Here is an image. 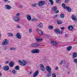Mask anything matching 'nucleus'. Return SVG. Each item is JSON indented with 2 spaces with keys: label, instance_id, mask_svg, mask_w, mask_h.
Segmentation results:
<instances>
[{
  "label": "nucleus",
  "instance_id": "1",
  "mask_svg": "<svg viewBox=\"0 0 77 77\" xmlns=\"http://www.w3.org/2000/svg\"><path fill=\"white\" fill-rule=\"evenodd\" d=\"M45 1H41L39 2L38 3V6L41 7L44 6L45 4Z\"/></svg>",
  "mask_w": 77,
  "mask_h": 77
},
{
  "label": "nucleus",
  "instance_id": "2",
  "mask_svg": "<svg viewBox=\"0 0 77 77\" xmlns=\"http://www.w3.org/2000/svg\"><path fill=\"white\" fill-rule=\"evenodd\" d=\"M18 62L19 63H20L22 66H24L26 65L27 63V62L26 61H21V60H19Z\"/></svg>",
  "mask_w": 77,
  "mask_h": 77
},
{
  "label": "nucleus",
  "instance_id": "3",
  "mask_svg": "<svg viewBox=\"0 0 77 77\" xmlns=\"http://www.w3.org/2000/svg\"><path fill=\"white\" fill-rule=\"evenodd\" d=\"M13 20L14 21H16V22H19V21H20V18L16 16L13 17Z\"/></svg>",
  "mask_w": 77,
  "mask_h": 77
},
{
  "label": "nucleus",
  "instance_id": "4",
  "mask_svg": "<svg viewBox=\"0 0 77 77\" xmlns=\"http://www.w3.org/2000/svg\"><path fill=\"white\" fill-rule=\"evenodd\" d=\"M36 30L37 32L39 35H43V32H42V30H40L39 28H37L36 29Z\"/></svg>",
  "mask_w": 77,
  "mask_h": 77
},
{
  "label": "nucleus",
  "instance_id": "5",
  "mask_svg": "<svg viewBox=\"0 0 77 77\" xmlns=\"http://www.w3.org/2000/svg\"><path fill=\"white\" fill-rule=\"evenodd\" d=\"M8 44H9V41L6 39H4L3 43H2L3 45H6Z\"/></svg>",
  "mask_w": 77,
  "mask_h": 77
},
{
  "label": "nucleus",
  "instance_id": "6",
  "mask_svg": "<svg viewBox=\"0 0 77 77\" xmlns=\"http://www.w3.org/2000/svg\"><path fill=\"white\" fill-rule=\"evenodd\" d=\"M40 67L42 71H45V69L43 64H41L40 66Z\"/></svg>",
  "mask_w": 77,
  "mask_h": 77
},
{
  "label": "nucleus",
  "instance_id": "7",
  "mask_svg": "<svg viewBox=\"0 0 77 77\" xmlns=\"http://www.w3.org/2000/svg\"><path fill=\"white\" fill-rule=\"evenodd\" d=\"M46 70L48 72H51V68L49 66H46Z\"/></svg>",
  "mask_w": 77,
  "mask_h": 77
},
{
  "label": "nucleus",
  "instance_id": "8",
  "mask_svg": "<svg viewBox=\"0 0 77 77\" xmlns=\"http://www.w3.org/2000/svg\"><path fill=\"white\" fill-rule=\"evenodd\" d=\"M5 7L6 9H8V10L11 9V8H12V7H11V6L8 5H5Z\"/></svg>",
  "mask_w": 77,
  "mask_h": 77
},
{
  "label": "nucleus",
  "instance_id": "9",
  "mask_svg": "<svg viewBox=\"0 0 77 77\" xmlns=\"http://www.w3.org/2000/svg\"><path fill=\"white\" fill-rule=\"evenodd\" d=\"M38 74H39V71L37 70L33 74V77H35L38 75Z\"/></svg>",
  "mask_w": 77,
  "mask_h": 77
},
{
  "label": "nucleus",
  "instance_id": "10",
  "mask_svg": "<svg viewBox=\"0 0 77 77\" xmlns=\"http://www.w3.org/2000/svg\"><path fill=\"white\" fill-rule=\"evenodd\" d=\"M4 70L5 71L9 70V67L7 66H5L4 67Z\"/></svg>",
  "mask_w": 77,
  "mask_h": 77
},
{
  "label": "nucleus",
  "instance_id": "11",
  "mask_svg": "<svg viewBox=\"0 0 77 77\" xmlns=\"http://www.w3.org/2000/svg\"><path fill=\"white\" fill-rule=\"evenodd\" d=\"M77 52H74L72 54V58H73L74 59H75V58H76L77 57Z\"/></svg>",
  "mask_w": 77,
  "mask_h": 77
},
{
  "label": "nucleus",
  "instance_id": "12",
  "mask_svg": "<svg viewBox=\"0 0 77 77\" xmlns=\"http://www.w3.org/2000/svg\"><path fill=\"white\" fill-rule=\"evenodd\" d=\"M16 36L17 38L19 39H20L21 38V34L19 33H17L16 35Z\"/></svg>",
  "mask_w": 77,
  "mask_h": 77
},
{
  "label": "nucleus",
  "instance_id": "13",
  "mask_svg": "<svg viewBox=\"0 0 77 77\" xmlns=\"http://www.w3.org/2000/svg\"><path fill=\"white\" fill-rule=\"evenodd\" d=\"M66 11H67V12H71V8H70L69 7H66Z\"/></svg>",
  "mask_w": 77,
  "mask_h": 77
},
{
  "label": "nucleus",
  "instance_id": "14",
  "mask_svg": "<svg viewBox=\"0 0 77 77\" xmlns=\"http://www.w3.org/2000/svg\"><path fill=\"white\" fill-rule=\"evenodd\" d=\"M54 32L55 33H60V29L58 28H57L56 29L54 30Z\"/></svg>",
  "mask_w": 77,
  "mask_h": 77
},
{
  "label": "nucleus",
  "instance_id": "15",
  "mask_svg": "<svg viewBox=\"0 0 77 77\" xmlns=\"http://www.w3.org/2000/svg\"><path fill=\"white\" fill-rule=\"evenodd\" d=\"M9 66L10 67H13L14 66V63L13 61H11L9 63Z\"/></svg>",
  "mask_w": 77,
  "mask_h": 77
},
{
  "label": "nucleus",
  "instance_id": "16",
  "mask_svg": "<svg viewBox=\"0 0 77 77\" xmlns=\"http://www.w3.org/2000/svg\"><path fill=\"white\" fill-rule=\"evenodd\" d=\"M26 18L29 21H30L31 19H32V17L29 14L26 15Z\"/></svg>",
  "mask_w": 77,
  "mask_h": 77
},
{
  "label": "nucleus",
  "instance_id": "17",
  "mask_svg": "<svg viewBox=\"0 0 77 77\" xmlns=\"http://www.w3.org/2000/svg\"><path fill=\"white\" fill-rule=\"evenodd\" d=\"M51 44H53L54 45H57V42L54 41H51Z\"/></svg>",
  "mask_w": 77,
  "mask_h": 77
},
{
  "label": "nucleus",
  "instance_id": "18",
  "mask_svg": "<svg viewBox=\"0 0 77 77\" xmlns=\"http://www.w3.org/2000/svg\"><path fill=\"white\" fill-rule=\"evenodd\" d=\"M72 18L73 20L74 21H75L76 20L77 18H76V16H75L74 15H73L72 16Z\"/></svg>",
  "mask_w": 77,
  "mask_h": 77
},
{
  "label": "nucleus",
  "instance_id": "19",
  "mask_svg": "<svg viewBox=\"0 0 77 77\" xmlns=\"http://www.w3.org/2000/svg\"><path fill=\"white\" fill-rule=\"evenodd\" d=\"M38 28H42L43 27V24L42 23H40L38 26Z\"/></svg>",
  "mask_w": 77,
  "mask_h": 77
},
{
  "label": "nucleus",
  "instance_id": "20",
  "mask_svg": "<svg viewBox=\"0 0 77 77\" xmlns=\"http://www.w3.org/2000/svg\"><path fill=\"white\" fill-rule=\"evenodd\" d=\"M35 40L36 41H37V42H41V41H42V38H38L37 37L35 38Z\"/></svg>",
  "mask_w": 77,
  "mask_h": 77
},
{
  "label": "nucleus",
  "instance_id": "21",
  "mask_svg": "<svg viewBox=\"0 0 77 77\" xmlns=\"http://www.w3.org/2000/svg\"><path fill=\"white\" fill-rule=\"evenodd\" d=\"M57 9V7L56 6H54L52 8V10L53 11H55Z\"/></svg>",
  "mask_w": 77,
  "mask_h": 77
},
{
  "label": "nucleus",
  "instance_id": "22",
  "mask_svg": "<svg viewBox=\"0 0 77 77\" xmlns=\"http://www.w3.org/2000/svg\"><path fill=\"white\" fill-rule=\"evenodd\" d=\"M68 29L69 30H72V29H74V27H73L72 26L70 25L69 26H68Z\"/></svg>",
  "mask_w": 77,
  "mask_h": 77
},
{
  "label": "nucleus",
  "instance_id": "23",
  "mask_svg": "<svg viewBox=\"0 0 77 77\" xmlns=\"http://www.w3.org/2000/svg\"><path fill=\"white\" fill-rule=\"evenodd\" d=\"M71 49H72V46H69L66 48V50L67 51H70V50H71Z\"/></svg>",
  "mask_w": 77,
  "mask_h": 77
},
{
  "label": "nucleus",
  "instance_id": "24",
  "mask_svg": "<svg viewBox=\"0 0 77 77\" xmlns=\"http://www.w3.org/2000/svg\"><path fill=\"white\" fill-rule=\"evenodd\" d=\"M37 5V4L34 3L31 5V7H32V8H35L36 7Z\"/></svg>",
  "mask_w": 77,
  "mask_h": 77
},
{
  "label": "nucleus",
  "instance_id": "25",
  "mask_svg": "<svg viewBox=\"0 0 77 77\" xmlns=\"http://www.w3.org/2000/svg\"><path fill=\"white\" fill-rule=\"evenodd\" d=\"M7 35L8 36H13V34L11 33H7Z\"/></svg>",
  "mask_w": 77,
  "mask_h": 77
},
{
  "label": "nucleus",
  "instance_id": "26",
  "mask_svg": "<svg viewBox=\"0 0 77 77\" xmlns=\"http://www.w3.org/2000/svg\"><path fill=\"white\" fill-rule=\"evenodd\" d=\"M62 7H63V9H66V7H67V6H66L65 5V4L64 3L62 4Z\"/></svg>",
  "mask_w": 77,
  "mask_h": 77
},
{
  "label": "nucleus",
  "instance_id": "27",
  "mask_svg": "<svg viewBox=\"0 0 77 77\" xmlns=\"http://www.w3.org/2000/svg\"><path fill=\"white\" fill-rule=\"evenodd\" d=\"M57 24H59V25L60 24H62V22L61 20H59L57 21Z\"/></svg>",
  "mask_w": 77,
  "mask_h": 77
},
{
  "label": "nucleus",
  "instance_id": "28",
  "mask_svg": "<svg viewBox=\"0 0 77 77\" xmlns=\"http://www.w3.org/2000/svg\"><path fill=\"white\" fill-rule=\"evenodd\" d=\"M12 72L14 74H16L17 73V70L14 69L12 70Z\"/></svg>",
  "mask_w": 77,
  "mask_h": 77
},
{
  "label": "nucleus",
  "instance_id": "29",
  "mask_svg": "<svg viewBox=\"0 0 77 77\" xmlns=\"http://www.w3.org/2000/svg\"><path fill=\"white\" fill-rule=\"evenodd\" d=\"M35 53H39V49H35Z\"/></svg>",
  "mask_w": 77,
  "mask_h": 77
},
{
  "label": "nucleus",
  "instance_id": "30",
  "mask_svg": "<svg viewBox=\"0 0 77 77\" xmlns=\"http://www.w3.org/2000/svg\"><path fill=\"white\" fill-rule=\"evenodd\" d=\"M15 69H16V70H20V67H19V66H16L15 67Z\"/></svg>",
  "mask_w": 77,
  "mask_h": 77
},
{
  "label": "nucleus",
  "instance_id": "31",
  "mask_svg": "<svg viewBox=\"0 0 77 77\" xmlns=\"http://www.w3.org/2000/svg\"><path fill=\"white\" fill-rule=\"evenodd\" d=\"M73 61L75 63H76V65H77V59L75 58L73 59Z\"/></svg>",
  "mask_w": 77,
  "mask_h": 77
},
{
  "label": "nucleus",
  "instance_id": "32",
  "mask_svg": "<svg viewBox=\"0 0 77 77\" xmlns=\"http://www.w3.org/2000/svg\"><path fill=\"white\" fill-rule=\"evenodd\" d=\"M49 1L51 2V5H53L54 4V2L53 1V0H49Z\"/></svg>",
  "mask_w": 77,
  "mask_h": 77
},
{
  "label": "nucleus",
  "instance_id": "33",
  "mask_svg": "<svg viewBox=\"0 0 77 77\" xmlns=\"http://www.w3.org/2000/svg\"><path fill=\"white\" fill-rule=\"evenodd\" d=\"M31 53H32L33 54H34L35 53H36V52H35V49L32 50L31 51Z\"/></svg>",
  "mask_w": 77,
  "mask_h": 77
},
{
  "label": "nucleus",
  "instance_id": "34",
  "mask_svg": "<svg viewBox=\"0 0 77 77\" xmlns=\"http://www.w3.org/2000/svg\"><path fill=\"white\" fill-rule=\"evenodd\" d=\"M10 50H17V48H10Z\"/></svg>",
  "mask_w": 77,
  "mask_h": 77
},
{
  "label": "nucleus",
  "instance_id": "35",
  "mask_svg": "<svg viewBox=\"0 0 77 77\" xmlns=\"http://www.w3.org/2000/svg\"><path fill=\"white\" fill-rule=\"evenodd\" d=\"M48 28L49 29H53V26H49Z\"/></svg>",
  "mask_w": 77,
  "mask_h": 77
},
{
  "label": "nucleus",
  "instance_id": "36",
  "mask_svg": "<svg viewBox=\"0 0 77 77\" xmlns=\"http://www.w3.org/2000/svg\"><path fill=\"white\" fill-rule=\"evenodd\" d=\"M38 46H39V44L37 43H35V47H38Z\"/></svg>",
  "mask_w": 77,
  "mask_h": 77
},
{
  "label": "nucleus",
  "instance_id": "37",
  "mask_svg": "<svg viewBox=\"0 0 77 77\" xmlns=\"http://www.w3.org/2000/svg\"><path fill=\"white\" fill-rule=\"evenodd\" d=\"M51 74V72H49L48 74L47 75V77H50Z\"/></svg>",
  "mask_w": 77,
  "mask_h": 77
},
{
  "label": "nucleus",
  "instance_id": "38",
  "mask_svg": "<svg viewBox=\"0 0 77 77\" xmlns=\"http://www.w3.org/2000/svg\"><path fill=\"white\" fill-rule=\"evenodd\" d=\"M30 45H31V47H35V43L31 44Z\"/></svg>",
  "mask_w": 77,
  "mask_h": 77
},
{
  "label": "nucleus",
  "instance_id": "39",
  "mask_svg": "<svg viewBox=\"0 0 77 77\" xmlns=\"http://www.w3.org/2000/svg\"><path fill=\"white\" fill-rule=\"evenodd\" d=\"M64 14H61L60 15V17L61 18H64Z\"/></svg>",
  "mask_w": 77,
  "mask_h": 77
},
{
  "label": "nucleus",
  "instance_id": "40",
  "mask_svg": "<svg viewBox=\"0 0 77 77\" xmlns=\"http://www.w3.org/2000/svg\"><path fill=\"white\" fill-rule=\"evenodd\" d=\"M52 77H56V75L54 73H53L52 75Z\"/></svg>",
  "mask_w": 77,
  "mask_h": 77
},
{
  "label": "nucleus",
  "instance_id": "41",
  "mask_svg": "<svg viewBox=\"0 0 77 77\" xmlns=\"http://www.w3.org/2000/svg\"><path fill=\"white\" fill-rule=\"evenodd\" d=\"M54 13H55L56 14H57L58 13H59V10H57V11L56 10L54 12Z\"/></svg>",
  "mask_w": 77,
  "mask_h": 77
},
{
  "label": "nucleus",
  "instance_id": "42",
  "mask_svg": "<svg viewBox=\"0 0 77 77\" xmlns=\"http://www.w3.org/2000/svg\"><path fill=\"white\" fill-rule=\"evenodd\" d=\"M16 17H19L20 15V14L18 13L16 14Z\"/></svg>",
  "mask_w": 77,
  "mask_h": 77
},
{
  "label": "nucleus",
  "instance_id": "43",
  "mask_svg": "<svg viewBox=\"0 0 77 77\" xmlns=\"http://www.w3.org/2000/svg\"><path fill=\"white\" fill-rule=\"evenodd\" d=\"M63 63V61L62 60L61 61H60V65H61L62 64V63Z\"/></svg>",
  "mask_w": 77,
  "mask_h": 77
},
{
  "label": "nucleus",
  "instance_id": "44",
  "mask_svg": "<svg viewBox=\"0 0 77 77\" xmlns=\"http://www.w3.org/2000/svg\"><path fill=\"white\" fill-rule=\"evenodd\" d=\"M29 32L30 33L31 32H32V29H29Z\"/></svg>",
  "mask_w": 77,
  "mask_h": 77
},
{
  "label": "nucleus",
  "instance_id": "45",
  "mask_svg": "<svg viewBox=\"0 0 77 77\" xmlns=\"http://www.w3.org/2000/svg\"><path fill=\"white\" fill-rule=\"evenodd\" d=\"M68 2V0H65L64 3H67Z\"/></svg>",
  "mask_w": 77,
  "mask_h": 77
},
{
  "label": "nucleus",
  "instance_id": "46",
  "mask_svg": "<svg viewBox=\"0 0 77 77\" xmlns=\"http://www.w3.org/2000/svg\"><path fill=\"white\" fill-rule=\"evenodd\" d=\"M20 8H21V9H22V8H23V6L21 5H20Z\"/></svg>",
  "mask_w": 77,
  "mask_h": 77
},
{
  "label": "nucleus",
  "instance_id": "47",
  "mask_svg": "<svg viewBox=\"0 0 77 77\" xmlns=\"http://www.w3.org/2000/svg\"><path fill=\"white\" fill-rule=\"evenodd\" d=\"M58 69H59V67L57 66L55 70H56L57 71V70Z\"/></svg>",
  "mask_w": 77,
  "mask_h": 77
},
{
  "label": "nucleus",
  "instance_id": "48",
  "mask_svg": "<svg viewBox=\"0 0 77 77\" xmlns=\"http://www.w3.org/2000/svg\"><path fill=\"white\" fill-rule=\"evenodd\" d=\"M57 16H58V15H55L54 16V18H57Z\"/></svg>",
  "mask_w": 77,
  "mask_h": 77
},
{
  "label": "nucleus",
  "instance_id": "49",
  "mask_svg": "<svg viewBox=\"0 0 77 77\" xmlns=\"http://www.w3.org/2000/svg\"><path fill=\"white\" fill-rule=\"evenodd\" d=\"M65 37H67L68 36V34H66L65 35Z\"/></svg>",
  "mask_w": 77,
  "mask_h": 77
},
{
  "label": "nucleus",
  "instance_id": "50",
  "mask_svg": "<svg viewBox=\"0 0 77 77\" xmlns=\"http://www.w3.org/2000/svg\"><path fill=\"white\" fill-rule=\"evenodd\" d=\"M66 67L67 68H69V65L67 64L66 66Z\"/></svg>",
  "mask_w": 77,
  "mask_h": 77
},
{
  "label": "nucleus",
  "instance_id": "51",
  "mask_svg": "<svg viewBox=\"0 0 77 77\" xmlns=\"http://www.w3.org/2000/svg\"><path fill=\"white\" fill-rule=\"evenodd\" d=\"M4 1L5 3H7L9 1V0H4Z\"/></svg>",
  "mask_w": 77,
  "mask_h": 77
},
{
  "label": "nucleus",
  "instance_id": "52",
  "mask_svg": "<svg viewBox=\"0 0 77 77\" xmlns=\"http://www.w3.org/2000/svg\"><path fill=\"white\" fill-rule=\"evenodd\" d=\"M56 3H59V0H56Z\"/></svg>",
  "mask_w": 77,
  "mask_h": 77
},
{
  "label": "nucleus",
  "instance_id": "53",
  "mask_svg": "<svg viewBox=\"0 0 77 77\" xmlns=\"http://www.w3.org/2000/svg\"><path fill=\"white\" fill-rule=\"evenodd\" d=\"M7 49V48H6L5 47L3 49V50H6Z\"/></svg>",
  "mask_w": 77,
  "mask_h": 77
},
{
  "label": "nucleus",
  "instance_id": "54",
  "mask_svg": "<svg viewBox=\"0 0 77 77\" xmlns=\"http://www.w3.org/2000/svg\"><path fill=\"white\" fill-rule=\"evenodd\" d=\"M9 63V61H7L5 62V64H6L7 63Z\"/></svg>",
  "mask_w": 77,
  "mask_h": 77
},
{
  "label": "nucleus",
  "instance_id": "55",
  "mask_svg": "<svg viewBox=\"0 0 77 77\" xmlns=\"http://www.w3.org/2000/svg\"><path fill=\"white\" fill-rule=\"evenodd\" d=\"M63 31H61V32L60 31V34H62V33H63Z\"/></svg>",
  "mask_w": 77,
  "mask_h": 77
},
{
  "label": "nucleus",
  "instance_id": "56",
  "mask_svg": "<svg viewBox=\"0 0 77 77\" xmlns=\"http://www.w3.org/2000/svg\"><path fill=\"white\" fill-rule=\"evenodd\" d=\"M32 71H31L28 74H32Z\"/></svg>",
  "mask_w": 77,
  "mask_h": 77
},
{
  "label": "nucleus",
  "instance_id": "57",
  "mask_svg": "<svg viewBox=\"0 0 77 77\" xmlns=\"http://www.w3.org/2000/svg\"><path fill=\"white\" fill-rule=\"evenodd\" d=\"M38 19L36 18H34V21H37Z\"/></svg>",
  "mask_w": 77,
  "mask_h": 77
},
{
  "label": "nucleus",
  "instance_id": "58",
  "mask_svg": "<svg viewBox=\"0 0 77 77\" xmlns=\"http://www.w3.org/2000/svg\"><path fill=\"white\" fill-rule=\"evenodd\" d=\"M65 29L64 28V27H62V28H61V29Z\"/></svg>",
  "mask_w": 77,
  "mask_h": 77
},
{
  "label": "nucleus",
  "instance_id": "59",
  "mask_svg": "<svg viewBox=\"0 0 77 77\" xmlns=\"http://www.w3.org/2000/svg\"><path fill=\"white\" fill-rule=\"evenodd\" d=\"M32 21H35V18H33L32 19Z\"/></svg>",
  "mask_w": 77,
  "mask_h": 77
},
{
  "label": "nucleus",
  "instance_id": "60",
  "mask_svg": "<svg viewBox=\"0 0 77 77\" xmlns=\"http://www.w3.org/2000/svg\"><path fill=\"white\" fill-rule=\"evenodd\" d=\"M2 75V74L0 72V77H1Z\"/></svg>",
  "mask_w": 77,
  "mask_h": 77
},
{
  "label": "nucleus",
  "instance_id": "61",
  "mask_svg": "<svg viewBox=\"0 0 77 77\" xmlns=\"http://www.w3.org/2000/svg\"><path fill=\"white\" fill-rule=\"evenodd\" d=\"M17 27L18 28H21V26H18Z\"/></svg>",
  "mask_w": 77,
  "mask_h": 77
},
{
  "label": "nucleus",
  "instance_id": "62",
  "mask_svg": "<svg viewBox=\"0 0 77 77\" xmlns=\"http://www.w3.org/2000/svg\"><path fill=\"white\" fill-rule=\"evenodd\" d=\"M15 6H17V3H15Z\"/></svg>",
  "mask_w": 77,
  "mask_h": 77
},
{
  "label": "nucleus",
  "instance_id": "63",
  "mask_svg": "<svg viewBox=\"0 0 77 77\" xmlns=\"http://www.w3.org/2000/svg\"><path fill=\"white\" fill-rule=\"evenodd\" d=\"M8 3H11V1H9L8 2Z\"/></svg>",
  "mask_w": 77,
  "mask_h": 77
},
{
  "label": "nucleus",
  "instance_id": "64",
  "mask_svg": "<svg viewBox=\"0 0 77 77\" xmlns=\"http://www.w3.org/2000/svg\"><path fill=\"white\" fill-rule=\"evenodd\" d=\"M2 38V35H1V34H0V38Z\"/></svg>",
  "mask_w": 77,
  "mask_h": 77
}]
</instances>
